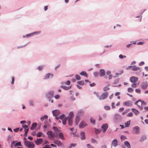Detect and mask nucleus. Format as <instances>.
I'll return each instance as SVG.
<instances>
[{
    "mask_svg": "<svg viewBox=\"0 0 148 148\" xmlns=\"http://www.w3.org/2000/svg\"><path fill=\"white\" fill-rule=\"evenodd\" d=\"M74 114L73 112H70L69 114L66 117L68 120V124L69 125H71L72 124L73 121V117L74 116Z\"/></svg>",
    "mask_w": 148,
    "mask_h": 148,
    "instance_id": "nucleus-1",
    "label": "nucleus"
},
{
    "mask_svg": "<svg viewBox=\"0 0 148 148\" xmlns=\"http://www.w3.org/2000/svg\"><path fill=\"white\" fill-rule=\"evenodd\" d=\"M135 105H137L139 108L140 109L142 110L143 108L142 105H145L146 103L144 101H142L140 99H139L138 101H136L134 103Z\"/></svg>",
    "mask_w": 148,
    "mask_h": 148,
    "instance_id": "nucleus-2",
    "label": "nucleus"
},
{
    "mask_svg": "<svg viewBox=\"0 0 148 148\" xmlns=\"http://www.w3.org/2000/svg\"><path fill=\"white\" fill-rule=\"evenodd\" d=\"M54 94V92L53 91H50L47 92L45 94L46 97L49 100V101H50V99L53 97Z\"/></svg>",
    "mask_w": 148,
    "mask_h": 148,
    "instance_id": "nucleus-3",
    "label": "nucleus"
},
{
    "mask_svg": "<svg viewBox=\"0 0 148 148\" xmlns=\"http://www.w3.org/2000/svg\"><path fill=\"white\" fill-rule=\"evenodd\" d=\"M108 93L105 92L103 93L100 96H99L98 98L100 100H104L106 99L108 97Z\"/></svg>",
    "mask_w": 148,
    "mask_h": 148,
    "instance_id": "nucleus-4",
    "label": "nucleus"
},
{
    "mask_svg": "<svg viewBox=\"0 0 148 148\" xmlns=\"http://www.w3.org/2000/svg\"><path fill=\"white\" fill-rule=\"evenodd\" d=\"M132 133L135 134H138L140 133V128L138 126L134 127L132 132Z\"/></svg>",
    "mask_w": 148,
    "mask_h": 148,
    "instance_id": "nucleus-5",
    "label": "nucleus"
},
{
    "mask_svg": "<svg viewBox=\"0 0 148 148\" xmlns=\"http://www.w3.org/2000/svg\"><path fill=\"white\" fill-rule=\"evenodd\" d=\"M47 134L48 136V138L50 139H51L54 137H56V136L55 135V133H53L51 131H48Z\"/></svg>",
    "mask_w": 148,
    "mask_h": 148,
    "instance_id": "nucleus-6",
    "label": "nucleus"
},
{
    "mask_svg": "<svg viewBox=\"0 0 148 148\" xmlns=\"http://www.w3.org/2000/svg\"><path fill=\"white\" fill-rule=\"evenodd\" d=\"M123 106H126L128 107H130L132 105V102L131 101H127L123 102Z\"/></svg>",
    "mask_w": 148,
    "mask_h": 148,
    "instance_id": "nucleus-7",
    "label": "nucleus"
},
{
    "mask_svg": "<svg viewBox=\"0 0 148 148\" xmlns=\"http://www.w3.org/2000/svg\"><path fill=\"white\" fill-rule=\"evenodd\" d=\"M53 116L55 117H58L60 113V111L58 110H55L52 111Z\"/></svg>",
    "mask_w": 148,
    "mask_h": 148,
    "instance_id": "nucleus-8",
    "label": "nucleus"
},
{
    "mask_svg": "<svg viewBox=\"0 0 148 148\" xmlns=\"http://www.w3.org/2000/svg\"><path fill=\"white\" fill-rule=\"evenodd\" d=\"M148 86V84L147 82H143L141 84L140 87L143 89H145L147 86Z\"/></svg>",
    "mask_w": 148,
    "mask_h": 148,
    "instance_id": "nucleus-9",
    "label": "nucleus"
},
{
    "mask_svg": "<svg viewBox=\"0 0 148 148\" xmlns=\"http://www.w3.org/2000/svg\"><path fill=\"white\" fill-rule=\"evenodd\" d=\"M53 129L55 131L53 133H55V135L56 136V137H57L58 136L59 133L60 132V130L57 127L54 126L53 127Z\"/></svg>",
    "mask_w": 148,
    "mask_h": 148,
    "instance_id": "nucleus-10",
    "label": "nucleus"
},
{
    "mask_svg": "<svg viewBox=\"0 0 148 148\" xmlns=\"http://www.w3.org/2000/svg\"><path fill=\"white\" fill-rule=\"evenodd\" d=\"M121 119V117L119 114H116L114 116V120L116 121H120Z\"/></svg>",
    "mask_w": 148,
    "mask_h": 148,
    "instance_id": "nucleus-11",
    "label": "nucleus"
},
{
    "mask_svg": "<svg viewBox=\"0 0 148 148\" xmlns=\"http://www.w3.org/2000/svg\"><path fill=\"white\" fill-rule=\"evenodd\" d=\"M108 127V125L107 123H104L101 126V128L103 130V132L104 133Z\"/></svg>",
    "mask_w": 148,
    "mask_h": 148,
    "instance_id": "nucleus-12",
    "label": "nucleus"
},
{
    "mask_svg": "<svg viewBox=\"0 0 148 148\" xmlns=\"http://www.w3.org/2000/svg\"><path fill=\"white\" fill-rule=\"evenodd\" d=\"M138 78L134 76L131 77L130 79V81L132 83L136 82L138 81Z\"/></svg>",
    "mask_w": 148,
    "mask_h": 148,
    "instance_id": "nucleus-13",
    "label": "nucleus"
},
{
    "mask_svg": "<svg viewBox=\"0 0 148 148\" xmlns=\"http://www.w3.org/2000/svg\"><path fill=\"white\" fill-rule=\"evenodd\" d=\"M53 74L51 73H48L46 74L43 78L44 79H47L50 78L52 77Z\"/></svg>",
    "mask_w": 148,
    "mask_h": 148,
    "instance_id": "nucleus-14",
    "label": "nucleus"
},
{
    "mask_svg": "<svg viewBox=\"0 0 148 148\" xmlns=\"http://www.w3.org/2000/svg\"><path fill=\"white\" fill-rule=\"evenodd\" d=\"M87 124L84 121H82L79 125V127L80 128H83L84 127L87 126Z\"/></svg>",
    "mask_w": 148,
    "mask_h": 148,
    "instance_id": "nucleus-15",
    "label": "nucleus"
},
{
    "mask_svg": "<svg viewBox=\"0 0 148 148\" xmlns=\"http://www.w3.org/2000/svg\"><path fill=\"white\" fill-rule=\"evenodd\" d=\"M22 127L25 129V132L24 134V135L26 136L27 135L29 129L28 128V126L25 124H23L22 125Z\"/></svg>",
    "mask_w": 148,
    "mask_h": 148,
    "instance_id": "nucleus-16",
    "label": "nucleus"
},
{
    "mask_svg": "<svg viewBox=\"0 0 148 148\" xmlns=\"http://www.w3.org/2000/svg\"><path fill=\"white\" fill-rule=\"evenodd\" d=\"M43 141V139L41 138H37V141H35V142L37 145H38L42 143Z\"/></svg>",
    "mask_w": 148,
    "mask_h": 148,
    "instance_id": "nucleus-17",
    "label": "nucleus"
},
{
    "mask_svg": "<svg viewBox=\"0 0 148 148\" xmlns=\"http://www.w3.org/2000/svg\"><path fill=\"white\" fill-rule=\"evenodd\" d=\"M80 119V118L79 116L78 115H77L75 117V122L76 125H77L78 124Z\"/></svg>",
    "mask_w": 148,
    "mask_h": 148,
    "instance_id": "nucleus-18",
    "label": "nucleus"
},
{
    "mask_svg": "<svg viewBox=\"0 0 148 148\" xmlns=\"http://www.w3.org/2000/svg\"><path fill=\"white\" fill-rule=\"evenodd\" d=\"M99 74L100 76L101 77H102L104 76L105 75V70L103 69H101L99 70Z\"/></svg>",
    "mask_w": 148,
    "mask_h": 148,
    "instance_id": "nucleus-19",
    "label": "nucleus"
},
{
    "mask_svg": "<svg viewBox=\"0 0 148 148\" xmlns=\"http://www.w3.org/2000/svg\"><path fill=\"white\" fill-rule=\"evenodd\" d=\"M140 69L139 67L136 66L135 65L132 66L131 70L133 71H137L140 70Z\"/></svg>",
    "mask_w": 148,
    "mask_h": 148,
    "instance_id": "nucleus-20",
    "label": "nucleus"
},
{
    "mask_svg": "<svg viewBox=\"0 0 148 148\" xmlns=\"http://www.w3.org/2000/svg\"><path fill=\"white\" fill-rule=\"evenodd\" d=\"M80 138L82 140H84L85 139V136L84 132H82L80 133Z\"/></svg>",
    "mask_w": 148,
    "mask_h": 148,
    "instance_id": "nucleus-21",
    "label": "nucleus"
},
{
    "mask_svg": "<svg viewBox=\"0 0 148 148\" xmlns=\"http://www.w3.org/2000/svg\"><path fill=\"white\" fill-rule=\"evenodd\" d=\"M118 141L116 139H114L112 142V145L114 147H116L117 145Z\"/></svg>",
    "mask_w": 148,
    "mask_h": 148,
    "instance_id": "nucleus-22",
    "label": "nucleus"
},
{
    "mask_svg": "<svg viewBox=\"0 0 148 148\" xmlns=\"http://www.w3.org/2000/svg\"><path fill=\"white\" fill-rule=\"evenodd\" d=\"M54 143L57 145L58 146H61L62 145V143L58 140H55Z\"/></svg>",
    "mask_w": 148,
    "mask_h": 148,
    "instance_id": "nucleus-23",
    "label": "nucleus"
},
{
    "mask_svg": "<svg viewBox=\"0 0 148 148\" xmlns=\"http://www.w3.org/2000/svg\"><path fill=\"white\" fill-rule=\"evenodd\" d=\"M65 115L64 114H62L60 116H58V117H55V119L58 120L59 119H60L61 120H63V118L65 117Z\"/></svg>",
    "mask_w": 148,
    "mask_h": 148,
    "instance_id": "nucleus-24",
    "label": "nucleus"
},
{
    "mask_svg": "<svg viewBox=\"0 0 148 148\" xmlns=\"http://www.w3.org/2000/svg\"><path fill=\"white\" fill-rule=\"evenodd\" d=\"M60 87L62 88L63 89L65 90H67L70 89L71 88V86H66L61 85Z\"/></svg>",
    "mask_w": 148,
    "mask_h": 148,
    "instance_id": "nucleus-25",
    "label": "nucleus"
},
{
    "mask_svg": "<svg viewBox=\"0 0 148 148\" xmlns=\"http://www.w3.org/2000/svg\"><path fill=\"white\" fill-rule=\"evenodd\" d=\"M79 74L82 76H84L86 77H88V75L86 72L85 71H82L79 73Z\"/></svg>",
    "mask_w": 148,
    "mask_h": 148,
    "instance_id": "nucleus-26",
    "label": "nucleus"
},
{
    "mask_svg": "<svg viewBox=\"0 0 148 148\" xmlns=\"http://www.w3.org/2000/svg\"><path fill=\"white\" fill-rule=\"evenodd\" d=\"M124 145L126 146L127 148H131V146L129 143L127 141H125L124 143Z\"/></svg>",
    "mask_w": 148,
    "mask_h": 148,
    "instance_id": "nucleus-27",
    "label": "nucleus"
},
{
    "mask_svg": "<svg viewBox=\"0 0 148 148\" xmlns=\"http://www.w3.org/2000/svg\"><path fill=\"white\" fill-rule=\"evenodd\" d=\"M131 110L132 112H133L136 115H137L139 113V111L136 109L134 108H132L131 109Z\"/></svg>",
    "mask_w": 148,
    "mask_h": 148,
    "instance_id": "nucleus-28",
    "label": "nucleus"
},
{
    "mask_svg": "<svg viewBox=\"0 0 148 148\" xmlns=\"http://www.w3.org/2000/svg\"><path fill=\"white\" fill-rule=\"evenodd\" d=\"M37 125V124L36 123H33L32 125V126L30 127V130H33L36 127Z\"/></svg>",
    "mask_w": 148,
    "mask_h": 148,
    "instance_id": "nucleus-29",
    "label": "nucleus"
},
{
    "mask_svg": "<svg viewBox=\"0 0 148 148\" xmlns=\"http://www.w3.org/2000/svg\"><path fill=\"white\" fill-rule=\"evenodd\" d=\"M48 117L47 115H45L44 116L41 117L40 118V120L42 122L44 120L47 119H48Z\"/></svg>",
    "mask_w": 148,
    "mask_h": 148,
    "instance_id": "nucleus-30",
    "label": "nucleus"
},
{
    "mask_svg": "<svg viewBox=\"0 0 148 148\" xmlns=\"http://www.w3.org/2000/svg\"><path fill=\"white\" fill-rule=\"evenodd\" d=\"M58 134L59 135V138H61L62 140L64 139V135H63V134L62 133V132L59 133Z\"/></svg>",
    "mask_w": 148,
    "mask_h": 148,
    "instance_id": "nucleus-31",
    "label": "nucleus"
},
{
    "mask_svg": "<svg viewBox=\"0 0 148 148\" xmlns=\"http://www.w3.org/2000/svg\"><path fill=\"white\" fill-rule=\"evenodd\" d=\"M146 136L145 135H143L141 138L140 141V142H142L146 139Z\"/></svg>",
    "mask_w": 148,
    "mask_h": 148,
    "instance_id": "nucleus-32",
    "label": "nucleus"
},
{
    "mask_svg": "<svg viewBox=\"0 0 148 148\" xmlns=\"http://www.w3.org/2000/svg\"><path fill=\"white\" fill-rule=\"evenodd\" d=\"M35 145L33 143L31 142L28 147L29 148H34L35 147Z\"/></svg>",
    "mask_w": 148,
    "mask_h": 148,
    "instance_id": "nucleus-33",
    "label": "nucleus"
},
{
    "mask_svg": "<svg viewBox=\"0 0 148 148\" xmlns=\"http://www.w3.org/2000/svg\"><path fill=\"white\" fill-rule=\"evenodd\" d=\"M31 142H29L27 140H25L24 141V144L25 146L28 147V145H29Z\"/></svg>",
    "mask_w": 148,
    "mask_h": 148,
    "instance_id": "nucleus-34",
    "label": "nucleus"
},
{
    "mask_svg": "<svg viewBox=\"0 0 148 148\" xmlns=\"http://www.w3.org/2000/svg\"><path fill=\"white\" fill-rule=\"evenodd\" d=\"M47 121L45 120L44 121V123L45 125L44 126V128L45 129H46L47 127V125H49V124L47 123Z\"/></svg>",
    "mask_w": 148,
    "mask_h": 148,
    "instance_id": "nucleus-35",
    "label": "nucleus"
},
{
    "mask_svg": "<svg viewBox=\"0 0 148 148\" xmlns=\"http://www.w3.org/2000/svg\"><path fill=\"white\" fill-rule=\"evenodd\" d=\"M90 122L93 124H95V121L92 117H91L90 119Z\"/></svg>",
    "mask_w": 148,
    "mask_h": 148,
    "instance_id": "nucleus-36",
    "label": "nucleus"
},
{
    "mask_svg": "<svg viewBox=\"0 0 148 148\" xmlns=\"http://www.w3.org/2000/svg\"><path fill=\"white\" fill-rule=\"evenodd\" d=\"M32 36H33L32 34V33H31L30 34H26L25 36H23V38H25V37L28 38V37H31Z\"/></svg>",
    "mask_w": 148,
    "mask_h": 148,
    "instance_id": "nucleus-37",
    "label": "nucleus"
},
{
    "mask_svg": "<svg viewBox=\"0 0 148 148\" xmlns=\"http://www.w3.org/2000/svg\"><path fill=\"white\" fill-rule=\"evenodd\" d=\"M121 138L122 141L125 140L127 139V137L124 135H121Z\"/></svg>",
    "mask_w": 148,
    "mask_h": 148,
    "instance_id": "nucleus-38",
    "label": "nucleus"
},
{
    "mask_svg": "<svg viewBox=\"0 0 148 148\" xmlns=\"http://www.w3.org/2000/svg\"><path fill=\"white\" fill-rule=\"evenodd\" d=\"M14 146L15 147H16V146H21L22 145L21 144V142L19 141L18 142L16 143H15L14 144Z\"/></svg>",
    "mask_w": 148,
    "mask_h": 148,
    "instance_id": "nucleus-39",
    "label": "nucleus"
},
{
    "mask_svg": "<svg viewBox=\"0 0 148 148\" xmlns=\"http://www.w3.org/2000/svg\"><path fill=\"white\" fill-rule=\"evenodd\" d=\"M67 120V118H66V117L62 120V122L63 124L64 125H65L66 124Z\"/></svg>",
    "mask_w": 148,
    "mask_h": 148,
    "instance_id": "nucleus-40",
    "label": "nucleus"
},
{
    "mask_svg": "<svg viewBox=\"0 0 148 148\" xmlns=\"http://www.w3.org/2000/svg\"><path fill=\"white\" fill-rule=\"evenodd\" d=\"M41 31H38L37 32H34L32 33V34L33 35V36L36 35L37 34H38L40 33Z\"/></svg>",
    "mask_w": 148,
    "mask_h": 148,
    "instance_id": "nucleus-41",
    "label": "nucleus"
},
{
    "mask_svg": "<svg viewBox=\"0 0 148 148\" xmlns=\"http://www.w3.org/2000/svg\"><path fill=\"white\" fill-rule=\"evenodd\" d=\"M42 135L43 136L44 135L41 132H39L37 133V136L38 137H40Z\"/></svg>",
    "mask_w": 148,
    "mask_h": 148,
    "instance_id": "nucleus-42",
    "label": "nucleus"
},
{
    "mask_svg": "<svg viewBox=\"0 0 148 148\" xmlns=\"http://www.w3.org/2000/svg\"><path fill=\"white\" fill-rule=\"evenodd\" d=\"M133 83L132 84L131 86L134 88H136L137 87L138 84H137L136 82Z\"/></svg>",
    "mask_w": 148,
    "mask_h": 148,
    "instance_id": "nucleus-43",
    "label": "nucleus"
},
{
    "mask_svg": "<svg viewBox=\"0 0 148 148\" xmlns=\"http://www.w3.org/2000/svg\"><path fill=\"white\" fill-rule=\"evenodd\" d=\"M44 67L43 66H38L37 68V69L39 71H42Z\"/></svg>",
    "mask_w": 148,
    "mask_h": 148,
    "instance_id": "nucleus-44",
    "label": "nucleus"
},
{
    "mask_svg": "<svg viewBox=\"0 0 148 148\" xmlns=\"http://www.w3.org/2000/svg\"><path fill=\"white\" fill-rule=\"evenodd\" d=\"M110 89V88L108 87L107 86H105L103 88V90L104 91H106Z\"/></svg>",
    "mask_w": 148,
    "mask_h": 148,
    "instance_id": "nucleus-45",
    "label": "nucleus"
},
{
    "mask_svg": "<svg viewBox=\"0 0 148 148\" xmlns=\"http://www.w3.org/2000/svg\"><path fill=\"white\" fill-rule=\"evenodd\" d=\"M76 79L77 80H80L81 79L80 76L78 75H76L75 76Z\"/></svg>",
    "mask_w": 148,
    "mask_h": 148,
    "instance_id": "nucleus-46",
    "label": "nucleus"
},
{
    "mask_svg": "<svg viewBox=\"0 0 148 148\" xmlns=\"http://www.w3.org/2000/svg\"><path fill=\"white\" fill-rule=\"evenodd\" d=\"M125 127H128L130 125V121H128L127 123H125Z\"/></svg>",
    "mask_w": 148,
    "mask_h": 148,
    "instance_id": "nucleus-47",
    "label": "nucleus"
},
{
    "mask_svg": "<svg viewBox=\"0 0 148 148\" xmlns=\"http://www.w3.org/2000/svg\"><path fill=\"white\" fill-rule=\"evenodd\" d=\"M61 83L62 84L64 83L65 84H66L67 85H69L70 84V81L69 80H68L66 82H62Z\"/></svg>",
    "mask_w": 148,
    "mask_h": 148,
    "instance_id": "nucleus-48",
    "label": "nucleus"
},
{
    "mask_svg": "<svg viewBox=\"0 0 148 148\" xmlns=\"http://www.w3.org/2000/svg\"><path fill=\"white\" fill-rule=\"evenodd\" d=\"M77 83L79 85H83L84 84V83L83 81H81L77 82Z\"/></svg>",
    "mask_w": 148,
    "mask_h": 148,
    "instance_id": "nucleus-49",
    "label": "nucleus"
},
{
    "mask_svg": "<svg viewBox=\"0 0 148 148\" xmlns=\"http://www.w3.org/2000/svg\"><path fill=\"white\" fill-rule=\"evenodd\" d=\"M91 142L93 143H97V141L93 138H91Z\"/></svg>",
    "mask_w": 148,
    "mask_h": 148,
    "instance_id": "nucleus-50",
    "label": "nucleus"
},
{
    "mask_svg": "<svg viewBox=\"0 0 148 148\" xmlns=\"http://www.w3.org/2000/svg\"><path fill=\"white\" fill-rule=\"evenodd\" d=\"M133 89L131 88H129L127 89V91L129 92H132L133 91Z\"/></svg>",
    "mask_w": 148,
    "mask_h": 148,
    "instance_id": "nucleus-51",
    "label": "nucleus"
},
{
    "mask_svg": "<svg viewBox=\"0 0 148 148\" xmlns=\"http://www.w3.org/2000/svg\"><path fill=\"white\" fill-rule=\"evenodd\" d=\"M93 75L95 77H97L99 75V73L98 72H95L93 73Z\"/></svg>",
    "mask_w": 148,
    "mask_h": 148,
    "instance_id": "nucleus-52",
    "label": "nucleus"
},
{
    "mask_svg": "<svg viewBox=\"0 0 148 148\" xmlns=\"http://www.w3.org/2000/svg\"><path fill=\"white\" fill-rule=\"evenodd\" d=\"M119 78H117V79H116L114 81V84H117L119 82Z\"/></svg>",
    "mask_w": 148,
    "mask_h": 148,
    "instance_id": "nucleus-53",
    "label": "nucleus"
},
{
    "mask_svg": "<svg viewBox=\"0 0 148 148\" xmlns=\"http://www.w3.org/2000/svg\"><path fill=\"white\" fill-rule=\"evenodd\" d=\"M135 90L136 92L138 93H140L141 92L140 90L138 89H135Z\"/></svg>",
    "mask_w": 148,
    "mask_h": 148,
    "instance_id": "nucleus-54",
    "label": "nucleus"
},
{
    "mask_svg": "<svg viewBox=\"0 0 148 148\" xmlns=\"http://www.w3.org/2000/svg\"><path fill=\"white\" fill-rule=\"evenodd\" d=\"M44 148H52V147L50 145H46L44 146Z\"/></svg>",
    "mask_w": 148,
    "mask_h": 148,
    "instance_id": "nucleus-55",
    "label": "nucleus"
},
{
    "mask_svg": "<svg viewBox=\"0 0 148 148\" xmlns=\"http://www.w3.org/2000/svg\"><path fill=\"white\" fill-rule=\"evenodd\" d=\"M104 109L106 110H109L110 109V107L108 106H105Z\"/></svg>",
    "mask_w": 148,
    "mask_h": 148,
    "instance_id": "nucleus-56",
    "label": "nucleus"
},
{
    "mask_svg": "<svg viewBox=\"0 0 148 148\" xmlns=\"http://www.w3.org/2000/svg\"><path fill=\"white\" fill-rule=\"evenodd\" d=\"M29 104L30 105L33 106L34 105V102L32 100H30L29 102Z\"/></svg>",
    "mask_w": 148,
    "mask_h": 148,
    "instance_id": "nucleus-57",
    "label": "nucleus"
},
{
    "mask_svg": "<svg viewBox=\"0 0 148 148\" xmlns=\"http://www.w3.org/2000/svg\"><path fill=\"white\" fill-rule=\"evenodd\" d=\"M133 113L132 112H130L127 115V116L128 117H131Z\"/></svg>",
    "mask_w": 148,
    "mask_h": 148,
    "instance_id": "nucleus-58",
    "label": "nucleus"
},
{
    "mask_svg": "<svg viewBox=\"0 0 148 148\" xmlns=\"http://www.w3.org/2000/svg\"><path fill=\"white\" fill-rule=\"evenodd\" d=\"M84 111L82 110H79L78 112V114H82L83 113Z\"/></svg>",
    "mask_w": 148,
    "mask_h": 148,
    "instance_id": "nucleus-59",
    "label": "nucleus"
},
{
    "mask_svg": "<svg viewBox=\"0 0 148 148\" xmlns=\"http://www.w3.org/2000/svg\"><path fill=\"white\" fill-rule=\"evenodd\" d=\"M144 43V42H138L137 44L138 45H143Z\"/></svg>",
    "mask_w": 148,
    "mask_h": 148,
    "instance_id": "nucleus-60",
    "label": "nucleus"
},
{
    "mask_svg": "<svg viewBox=\"0 0 148 148\" xmlns=\"http://www.w3.org/2000/svg\"><path fill=\"white\" fill-rule=\"evenodd\" d=\"M49 143L48 141H47V140H45V141L43 143V145H45V144H48Z\"/></svg>",
    "mask_w": 148,
    "mask_h": 148,
    "instance_id": "nucleus-61",
    "label": "nucleus"
},
{
    "mask_svg": "<svg viewBox=\"0 0 148 148\" xmlns=\"http://www.w3.org/2000/svg\"><path fill=\"white\" fill-rule=\"evenodd\" d=\"M54 97L56 99H59V97H60V96L59 95H56L55 96H54Z\"/></svg>",
    "mask_w": 148,
    "mask_h": 148,
    "instance_id": "nucleus-62",
    "label": "nucleus"
},
{
    "mask_svg": "<svg viewBox=\"0 0 148 148\" xmlns=\"http://www.w3.org/2000/svg\"><path fill=\"white\" fill-rule=\"evenodd\" d=\"M77 145V144L75 143H72L71 144H70V145L71 146V147H74Z\"/></svg>",
    "mask_w": 148,
    "mask_h": 148,
    "instance_id": "nucleus-63",
    "label": "nucleus"
},
{
    "mask_svg": "<svg viewBox=\"0 0 148 148\" xmlns=\"http://www.w3.org/2000/svg\"><path fill=\"white\" fill-rule=\"evenodd\" d=\"M87 147L88 148H94L89 144H87Z\"/></svg>",
    "mask_w": 148,
    "mask_h": 148,
    "instance_id": "nucleus-64",
    "label": "nucleus"
}]
</instances>
